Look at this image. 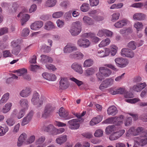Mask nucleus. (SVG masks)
I'll use <instances>...</instances> for the list:
<instances>
[{"instance_id":"aec40b11","label":"nucleus","mask_w":147,"mask_h":147,"mask_svg":"<svg viewBox=\"0 0 147 147\" xmlns=\"http://www.w3.org/2000/svg\"><path fill=\"white\" fill-rule=\"evenodd\" d=\"M82 20L83 22L86 25L92 26L94 24V21L92 19L88 16H84Z\"/></svg>"},{"instance_id":"a878e982","label":"nucleus","mask_w":147,"mask_h":147,"mask_svg":"<svg viewBox=\"0 0 147 147\" xmlns=\"http://www.w3.org/2000/svg\"><path fill=\"white\" fill-rule=\"evenodd\" d=\"M70 58L77 59H81L84 57V55L81 52H77L74 54H71L69 55Z\"/></svg>"},{"instance_id":"4468645a","label":"nucleus","mask_w":147,"mask_h":147,"mask_svg":"<svg viewBox=\"0 0 147 147\" xmlns=\"http://www.w3.org/2000/svg\"><path fill=\"white\" fill-rule=\"evenodd\" d=\"M31 92V90L29 87H26L23 89L20 92V95L23 97H26L30 96Z\"/></svg>"},{"instance_id":"c756f323","label":"nucleus","mask_w":147,"mask_h":147,"mask_svg":"<svg viewBox=\"0 0 147 147\" xmlns=\"http://www.w3.org/2000/svg\"><path fill=\"white\" fill-rule=\"evenodd\" d=\"M127 24V21L125 20H123L116 23L115 26L117 28H121Z\"/></svg>"},{"instance_id":"2f4dec72","label":"nucleus","mask_w":147,"mask_h":147,"mask_svg":"<svg viewBox=\"0 0 147 147\" xmlns=\"http://www.w3.org/2000/svg\"><path fill=\"white\" fill-rule=\"evenodd\" d=\"M30 17V16L27 14H24L22 15L21 21V24L22 26L26 24V22L29 19Z\"/></svg>"},{"instance_id":"0eeeda50","label":"nucleus","mask_w":147,"mask_h":147,"mask_svg":"<svg viewBox=\"0 0 147 147\" xmlns=\"http://www.w3.org/2000/svg\"><path fill=\"white\" fill-rule=\"evenodd\" d=\"M121 54L123 56H125L131 58L133 57L134 56V53L131 50L126 48L121 50Z\"/></svg>"},{"instance_id":"680f3d73","label":"nucleus","mask_w":147,"mask_h":147,"mask_svg":"<svg viewBox=\"0 0 147 147\" xmlns=\"http://www.w3.org/2000/svg\"><path fill=\"white\" fill-rule=\"evenodd\" d=\"M91 6H96L99 3V0H89Z\"/></svg>"},{"instance_id":"b1692460","label":"nucleus","mask_w":147,"mask_h":147,"mask_svg":"<svg viewBox=\"0 0 147 147\" xmlns=\"http://www.w3.org/2000/svg\"><path fill=\"white\" fill-rule=\"evenodd\" d=\"M102 116L100 115H99L92 118L91 120L90 121V123L91 125H94L97 124L102 120Z\"/></svg>"},{"instance_id":"393cba45","label":"nucleus","mask_w":147,"mask_h":147,"mask_svg":"<svg viewBox=\"0 0 147 147\" xmlns=\"http://www.w3.org/2000/svg\"><path fill=\"white\" fill-rule=\"evenodd\" d=\"M28 102V100L26 99H22L20 101V104L22 109L24 110H27L29 107Z\"/></svg>"},{"instance_id":"72a5a7b5","label":"nucleus","mask_w":147,"mask_h":147,"mask_svg":"<svg viewBox=\"0 0 147 147\" xmlns=\"http://www.w3.org/2000/svg\"><path fill=\"white\" fill-rule=\"evenodd\" d=\"M110 42V40L109 38H107L105 40H102L99 45V47H102L109 45Z\"/></svg>"},{"instance_id":"ea45409f","label":"nucleus","mask_w":147,"mask_h":147,"mask_svg":"<svg viewBox=\"0 0 147 147\" xmlns=\"http://www.w3.org/2000/svg\"><path fill=\"white\" fill-rule=\"evenodd\" d=\"M45 140V136H41L36 140L35 144L36 145H42V144L44 142Z\"/></svg>"},{"instance_id":"4be33fe9","label":"nucleus","mask_w":147,"mask_h":147,"mask_svg":"<svg viewBox=\"0 0 147 147\" xmlns=\"http://www.w3.org/2000/svg\"><path fill=\"white\" fill-rule=\"evenodd\" d=\"M118 111L117 108L114 106L110 107L107 109V113L109 115L114 116L118 113Z\"/></svg>"},{"instance_id":"f03ea898","label":"nucleus","mask_w":147,"mask_h":147,"mask_svg":"<svg viewBox=\"0 0 147 147\" xmlns=\"http://www.w3.org/2000/svg\"><path fill=\"white\" fill-rule=\"evenodd\" d=\"M39 94L36 92H34L32 96L31 102L36 107H38L41 106L43 104V100L41 97L39 98Z\"/></svg>"},{"instance_id":"f257e3e1","label":"nucleus","mask_w":147,"mask_h":147,"mask_svg":"<svg viewBox=\"0 0 147 147\" xmlns=\"http://www.w3.org/2000/svg\"><path fill=\"white\" fill-rule=\"evenodd\" d=\"M55 109V107L52 104H47L45 107L42 113V117L46 118L51 116Z\"/></svg>"},{"instance_id":"5701e85b","label":"nucleus","mask_w":147,"mask_h":147,"mask_svg":"<svg viewBox=\"0 0 147 147\" xmlns=\"http://www.w3.org/2000/svg\"><path fill=\"white\" fill-rule=\"evenodd\" d=\"M77 50V48L75 46H71L69 45H67L63 49L64 53H69Z\"/></svg>"},{"instance_id":"c03bdc74","label":"nucleus","mask_w":147,"mask_h":147,"mask_svg":"<svg viewBox=\"0 0 147 147\" xmlns=\"http://www.w3.org/2000/svg\"><path fill=\"white\" fill-rule=\"evenodd\" d=\"M30 33L29 29L28 28H26L24 29L21 33V36L23 37H24L28 36Z\"/></svg>"},{"instance_id":"9b49d317","label":"nucleus","mask_w":147,"mask_h":147,"mask_svg":"<svg viewBox=\"0 0 147 147\" xmlns=\"http://www.w3.org/2000/svg\"><path fill=\"white\" fill-rule=\"evenodd\" d=\"M27 138V134L24 133L21 134L18 139L17 142V146L20 147L25 142Z\"/></svg>"},{"instance_id":"bf43d9fd","label":"nucleus","mask_w":147,"mask_h":147,"mask_svg":"<svg viewBox=\"0 0 147 147\" xmlns=\"http://www.w3.org/2000/svg\"><path fill=\"white\" fill-rule=\"evenodd\" d=\"M140 100V99L137 98L125 100V101L126 102L131 103H135Z\"/></svg>"},{"instance_id":"338daca9","label":"nucleus","mask_w":147,"mask_h":147,"mask_svg":"<svg viewBox=\"0 0 147 147\" xmlns=\"http://www.w3.org/2000/svg\"><path fill=\"white\" fill-rule=\"evenodd\" d=\"M117 47L115 46H114L111 48V55L112 56H114L116 55L117 52Z\"/></svg>"},{"instance_id":"6ab92c4d","label":"nucleus","mask_w":147,"mask_h":147,"mask_svg":"<svg viewBox=\"0 0 147 147\" xmlns=\"http://www.w3.org/2000/svg\"><path fill=\"white\" fill-rule=\"evenodd\" d=\"M59 116L61 118H65V119H68L69 118H67V117L68 115V113L67 111L66 110L61 107L59 110V112H58Z\"/></svg>"},{"instance_id":"ddd939ff","label":"nucleus","mask_w":147,"mask_h":147,"mask_svg":"<svg viewBox=\"0 0 147 147\" xmlns=\"http://www.w3.org/2000/svg\"><path fill=\"white\" fill-rule=\"evenodd\" d=\"M60 87L61 89H65L67 88L69 84L66 78H63L61 79L59 81Z\"/></svg>"},{"instance_id":"39448f33","label":"nucleus","mask_w":147,"mask_h":147,"mask_svg":"<svg viewBox=\"0 0 147 147\" xmlns=\"http://www.w3.org/2000/svg\"><path fill=\"white\" fill-rule=\"evenodd\" d=\"M114 80L111 78H108L105 80L99 86L101 90H103L105 88L110 86L113 83Z\"/></svg>"},{"instance_id":"f8f14e48","label":"nucleus","mask_w":147,"mask_h":147,"mask_svg":"<svg viewBox=\"0 0 147 147\" xmlns=\"http://www.w3.org/2000/svg\"><path fill=\"white\" fill-rule=\"evenodd\" d=\"M43 22L40 21H36L32 23L30 25L32 30H38L42 26Z\"/></svg>"},{"instance_id":"58836bf2","label":"nucleus","mask_w":147,"mask_h":147,"mask_svg":"<svg viewBox=\"0 0 147 147\" xmlns=\"http://www.w3.org/2000/svg\"><path fill=\"white\" fill-rule=\"evenodd\" d=\"M18 73V76H22L23 77L27 73V69H26L22 68L18 69L16 71Z\"/></svg>"},{"instance_id":"4d7b16f0","label":"nucleus","mask_w":147,"mask_h":147,"mask_svg":"<svg viewBox=\"0 0 147 147\" xmlns=\"http://www.w3.org/2000/svg\"><path fill=\"white\" fill-rule=\"evenodd\" d=\"M8 32V28L7 27H3L0 29V36L7 33Z\"/></svg>"},{"instance_id":"79ce46f5","label":"nucleus","mask_w":147,"mask_h":147,"mask_svg":"<svg viewBox=\"0 0 147 147\" xmlns=\"http://www.w3.org/2000/svg\"><path fill=\"white\" fill-rule=\"evenodd\" d=\"M71 28L76 29H79L82 30L80 23L79 21H76L73 22L72 24Z\"/></svg>"},{"instance_id":"1a4fd4ad","label":"nucleus","mask_w":147,"mask_h":147,"mask_svg":"<svg viewBox=\"0 0 147 147\" xmlns=\"http://www.w3.org/2000/svg\"><path fill=\"white\" fill-rule=\"evenodd\" d=\"M143 130L142 127H138L135 129L134 127H131L128 130V132L129 134L134 136H136L140 134Z\"/></svg>"},{"instance_id":"49530a36","label":"nucleus","mask_w":147,"mask_h":147,"mask_svg":"<svg viewBox=\"0 0 147 147\" xmlns=\"http://www.w3.org/2000/svg\"><path fill=\"white\" fill-rule=\"evenodd\" d=\"M136 44L135 42L132 41L129 42L127 45V47L132 50H134L136 48Z\"/></svg>"},{"instance_id":"f704fd0d","label":"nucleus","mask_w":147,"mask_h":147,"mask_svg":"<svg viewBox=\"0 0 147 147\" xmlns=\"http://www.w3.org/2000/svg\"><path fill=\"white\" fill-rule=\"evenodd\" d=\"M93 63V60L92 59H89L84 61L83 65L84 67H89L92 65Z\"/></svg>"},{"instance_id":"3c124183","label":"nucleus","mask_w":147,"mask_h":147,"mask_svg":"<svg viewBox=\"0 0 147 147\" xmlns=\"http://www.w3.org/2000/svg\"><path fill=\"white\" fill-rule=\"evenodd\" d=\"M70 79L72 81L75 82L79 86L83 84V83L82 81H80L72 77L70 78Z\"/></svg>"},{"instance_id":"a19ab883","label":"nucleus","mask_w":147,"mask_h":147,"mask_svg":"<svg viewBox=\"0 0 147 147\" xmlns=\"http://www.w3.org/2000/svg\"><path fill=\"white\" fill-rule=\"evenodd\" d=\"M94 73V70L92 68L88 69L85 70V75L86 76H89L92 75Z\"/></svg>"},{"instance_id":"5fc2aeb1","label":"nucleus","mask_w":147,"mask_h":147,"mask_svg":"<svg viewBox=\"0 0 147 147\" xmlns=\"http://www.w3.org/2000/svg\"><path fill=\"white\" fill-rule=\"evenodd\" d=\"M20 50V46H18L16 47L13 48L12 50V53L15 55H17Z\"/></svg>"},{"instance_id":"a18cd8bd","label":"nucleus","mask_w":147,"mask_h":147,"mask_svg":"<svg viewBox=\"0 0 147 147\" xmlns=\"http://www.w3.org/2000/svg\"><path fill=\"white\" fill-rule=\"evenodd\" d=\"M9 130L7 126H6L5 128L0 126V136H2L5 134Z\"/></svg>"},{"instance_id":"c85d7f7f","label":"nucleus","mask_w":147,"mask_h":147,"mask_svg":"<svg viewBox=\"0 0 147 147\" xmlns=\"http://www.w3.org/2000/svg\"><path fill=\"white\" fill-rule=\"evenodd\" d=\"M45 29L50 30L52 29L55 28V26L53 23L51 21H49L46 23L44 26Z\"/></svg>"},{"instance_id":"dca6fc26","label":"nucleus","mask_w":147,"mask_h":147,"mask_svg":"<svg viewBox=\"0 0 147 147\" xmlns=\"http://www.w3.org/2000/svg\"><path fill=\"white\" fill-rule=\"evenodd\" d=\"M71 67L72 69L80 74H82L83 71L82 66L79 63H74L72 64Z\"/></svg>"},{"instance_id":"052dcab7","label":"nucleus","mask_w":147,"mask_h":147,"mask_svg":"<svg viewBox=\"0 0 147 147\" xmlns=\"http://www.w3.org/2000/svg\"><path fill=\"white\" fill-rule=\"evenodd\" d=\"M134 27L137 30L140 29L142 28V23L141 22H137L134 25Z\"/></svg>"},{"instance_id":"bb28decb","label":"nucleus","mask_w":147,"mask_h":147,"mask_svg":"<svg viewBox=\"0 0 147 147\" xmlns=\"http://www.w3.org/2000/svg\"><path fill=\"white\" fill-rule=\"evenodd\" d=\"M133 18L135 20H143L145 18V15L143 13H136L133 15Z\"/></svg>"},{"instance_id":"2eb2a0df","label":"nucleus","mask_w":147,"mask_h":147,"mask_svg":"<svg viewBox=\"0 0 147 147\" xmlns=\"http://www.w3.org/2000/svg\"><path fill=\"white\" fill-rule=\"evenodd\" d=\"M40 58V62L42 63H52L53 61V59L51 57L46 55H41Z\"/></svg>"},{"instance_id":"9d476101","label":"nucleus","mask_w":147,"mask_h":147,"mask_svg":"<svg viewBox=\"0 0 147 147\" xmlns=\"http://www.w3.org/2000/svg\"><path fill=\"white\" fill-rule=\"evenodd\" d=\"M33 114V111H30L27 116L23 119L21 125L23 126L28 124L31 120Z\"/></svg>"},{"instance_id":"864d4df0","label":"nucleus","mask_w":147,"mask_h":147,"mask_svg":"<svg viewBox=\"0 0 147 147\" xmlns=\"http://www.w3.org/2000/svg\"><path fill=\"white\" fill-rule=\"evenodd\" d=\"M103 135V131L101 129L97 130L94 134V136L97 137H100Z\"/></svg>"},{"instance_id":"cd10ccee","label":"nucleus","mask_w":147,"mask_h":147,"mask_svg":"<svg viewBox=\"0 0 147 147\" xmlns=\"http://www.w3.org/2000/svg\"><path fill=\"white\" fill-rule=\"evenodd\" d=\"M12 104L11 102H8L3 107L1 112L3 113H6L11 109Z\"/></svg>"},{"instance_id":"de8ad7c7","label":"nucleus","mask_w":147,"mask_h":147,"mask_svg":"<svg viewBox=\"0 0 147 147\" xmlns=\"http://www.w3.org/2000/svg\"><path fill=\"white\" fill-rule=\"evenodd\" d=\"M71 13V11H69L65 14L64 17L66 20L68 21L70 20L72 18Z\"/></svg>"},{"instance_id":"09e8293b","label":"nucleus","mask_w":147,"mask_h":147,"mask_svg":"<svg viewBox=\"0 0 147 147\" xmlns=\"http://www.w3.org/2000/svg\"><path fill=\"white\" fill-rule=\"evenodd\" d=\"M8 125L11 126L13 125L15 123V121L12 118L10 117L8 118L6 121Z\"/></svg>"},{"instance_id":"a211bd4d","label":"nucleus","mask_w":147,"mask_h":147,"mask_svg":"<svg viewBox=\"0 0 147 147\" xmlns=\"http://www.w3.org/2000/svg\"><path fill=\"white\" fill-rule=\"evenodd\" d=\"M99 70L104 77H107L109 76L111 74L112 72L109 69L104 67H100L99 68Z\"/></svg>"},{"instance_id":"f3484780","label":"nucleus","mask_w":147,"mask_h":147,"mask_svg":"<svg viewBox=\"0 0 147 147\" xmlns=\"http://www.w3.org/2000/svg\"><path fill=\"white\" fill-rule=\"evenodd\" d=\"M146 86V84L145 82L138 84L136 85H134L132 87V89L135 91L137 92H140L143 89L145 88Z\"/></svg>"},{"instance_id":"13d9d810","label":"nucleus","mask_w":147,"mask_h":147,"mask_svg":"<svg viewBox=\"0 0 147 147\" xmlns=\"http://www.w3.org/2000/svg\"><path fill=\"white\" fill-rule=\"evenodd\" d=\"M25 114V110L23 109H21L19 113H18L17 118L18 119H21L24 116Z\"/></svg>"},{"instance_id":"20e7f679","label":"nucleus","mask_w":147,"mask_h":147,"mask_svg":"<svg viewBox=\"0 0 147 147\" xmlns=\"http://www.w3.org/2000/svg\"><path fill=\"white\" fill-rule=\"evenodd\" d=\"M81 120L78 119H73L68 121L69 128L71 129H76L80 127L79 121Z\"/></svg>"},{"instance_id":"6e6d98bb","label":"nucleus","mask_w":147,"mask_h":147,"mask_svg":"<svg viewBox=\"0 0 147 147\" xmlns=\"http://www.w3.org/2000/svg\"><path fill=\"white\" fill-rule=\"evenodd\" d=\"M132 123L131 117H128L125 121L124 124L125 126L128 127L130 126Z\"/></svg>"},{"instance_id":"8fccbe9b","label":"nucleus","mask_w":147,"mask_h":147,"mask_svg":"<svg viewBox=\"0 0 147 147\" xmlns=\"http://www.w3.org/2000/svg\"><path fill=\"white\" fill-rule=\"evenodd\" d=\"M120 14L119 13H114L112 15L111 20L113 22L119 19Z\"/></svg>"},{"instance_id":"412c9836","label":"nucleus","mask_w":147,"mask_h":147,"mask_svg":"<svg viewBox=\"0 0 147 147\" xmlns=\"http://www.w3.org/2000/svg\"><path fill=\"white\" fill-rule=\"evenodd\" d=\"M67 140V136L62 135L59 136L56 139L57 143L60 145H61L65 142Z\"/></svg>"},{"instance_id":"69168bd1","label":"nucleus","mask_w":147,"mask_h":147,"mask_svg":"<svg viewBox=\"0 0 147 147\" xmlns=\"http://www.w3.org/2000/svg\"><path fill=\"white\" fill-rule=\"evenodd\" d=\"M54 128L53 125L50 124L47 126H45L43 129L44 131L48 132L51 130H52Z\"/></svg>"},{"instance_id":"423d86ee","label":"nucleus","mask_w":147,"mask_h":147,"mask_svg":"<svg viewBox=\"0 0 147 147\" xmlns=\"http://www.w3.org/2000/svg\"><path fill=\"white\" fill-rule=\"evenodd\" d=\"M77 44L80 47L83 48L88 47L90 45L89 40L86 38H80L77 41Z\"/></svg>"},{"instance_id":"c9c22d12","label":"nucleus","mask_w":147,"mask_h":147,"mask_svg":"<svg viewBox=\"0 0 147 147\" xmlns=\"http://www.w3.org/2000/svg\"><path fill=\"white\" fill-rule=\"evenodd\" d=\"M81 30L80 29H76L71 28L69 30V32L72 36H75L78 35L80 32Z\"/></svg>"},{"instance_id":"774afa93","label":"nucleus","mask_w":147,"mask_h":147,"mask_svg":"<svg viewBox=\"0 0 147 147\" xmlns=\"http://www.w3.org/2000/svg\"><path fill=\"white\" fill-rule=\"evenodd\" d=\"M46 67L48 69L55 71L56 68L55 66L52 64H46L45 65Z\"/></svg>"},{"instance_id":"473e14b6","label":"nucleus","mask_w":147,"mask_h":147,"mask_svg":"<svg viewBox=\"0 0 147 147\" xmlns=\"http://www.w3.org/2000/svg\"><path fill=\"white\" fill-rule=\"evenodd\" d=\"M90 8L89 4L87 3H84L80 7V10L83 12H86L88 11Z\"/></svg>"},{"instance_id":"6e6552de","label":"nucleus","mask_w":147,"mask_h":147,"mask_svg":"<svg viewBox=\"0 0 147 147\" xmlns=\"http://www.w3.org/2000/svg\"><path fill=\"white\" fill-rule=\"evenodd\" d=\"M125 132L124 129H122L118 131L115 132L111 135L109 138L111 140H117L121 137Z\"/></svg>"},{"instance_id":"e433bc0d","label":"nucleus","mask_w":147,"mask_h":147,"mask_svg":"<svg viewBox=\"0 0 147 147\" xmlns=\"http://www.w3.org/2000/svg\"><path fill=\"white\" fill-rule=\"evenodd\" d=\"M56 2V0H48L46 2L45 5L49 7H52L55 5Z\"/></svg>"},{"instance_id":"0e129e2a","label":"nucleus","mask_w":147,"mask_h":147,"mask_svg":"<svg viewBox=\"0 0 147 147\" xmlns=\"http://www.w3.org/2000/svg\"><path fill=\"white\" fill-rule=\"evenodd\" d=\"M12 55L9 50H5L3 52V56L4 57H11Z\"/></svg>"},{"instance_id":"e2e57ef3","label":"nucleus","mask_w":147,"mask_h":147,"mask_svg":"<svg viewBox=\"0 0 147 147\" xmlns=\"http://www.w3.org/2000/svg\"><path fill=\"white\" fill-rule=\"evenodd\" d=\"M56 24L58 27L61 28L64 25V22L63 21L59 19L57 20Z\"/></svg>"},{"instance_id":"4c0bfd02","label":"nucleus","mask_w":147,"mask_h":147,"mask_svg":"<svg viewBox=\"0 0 147 147\" xmlns=\"http://www.w3.org/2000/svg\"><path fill=\"white\" fill-rule=\"evenodd\" d=\"M64 13V12L62 11L56 12L53 14L52 16L54 18H60L63 16Z\"/></svg>"},{"instance_id":"37998d69","label":"nucleus","mask_w":147,"mask_h":147,"mask_svg":"<svg viewBox=\"0 0 147 147\" xmlns=\"http://www.w3.org/2000/svg\"><path fill=\"white\" fill-rule=\"evenodd\" d=\"M114 125L108 126L105 129V133L107 134H110L114 131Z\"/></svg>"},{"instance_id":"7c9ffc66","label":"nucleus","mask_w":147,"mask_h":147,"mask_svg":"<svg viewBox=\"0 0 147 147\" xmlns=\"http://www.w3.org/2000/svg\"><path fill=\"white\" fill-rule=\"evenodd\" d=\"M9 93H7L5 94L2 97L0 100V105L5 103L9 99Z\"/></svg>"},{"instance_id":"7ed1b4c3","label":"nucleus","mask_w":147,"mask_h":147,"mask_svg":"<svg viewBox=\"0 0 147 147\" xmlns=\"http://www.w3.org/2000/svg\"><path fill=\"white\" fill-rule=\"evenodd\" d=\"M115 61L116 65L119 67L123 68L126 66L129 63L128 60L122 57L115 58Z\"/></svg>"},{"instance_id":"603ef678","label":"nucleus","mask_w":147,"mask_h":147,"mask_svg":"<svg viewBox=\"0 0 147 147\" xmlns=\"http://www.w3.org/2000/svg\"><path fill=\"white\" fill-rule=\"evenodd\" d=\"M51 50V48L49 47L46 45H43L41 48L42 51L44 52L49 53Z\"/></svg>"}]
</instances>
